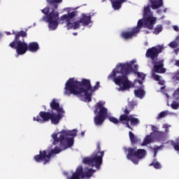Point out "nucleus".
<instances>
[{"instance_id": "f257e3e1", "label": "nucleus", "mask_w": 179, "mask_h": 179, "mask_svg": "<svg viewBox=\"0 0 179 179\" xmlns=\"http://www.w3.org/2000/svg\"><path fill=\"white\" fill-rule=\"evenodd\" d=\"M67 14H64L59 17V13L48 7L45 8L41 10L45 15L42 17L43 22L48 23L50 30H55L58 27V24H66L67 30H76L83 26H92V16L90 14L83 13L79 20L75 21L73 18L76 16V10L71 8H66L64 9Z\"/></svg>"}, {"instance_id": "f03ea898", "label": "nucleus", "mask_w": 179, "mask_h": 179, "mask_svg": "<svg viewBox=\"0 0 179 179\" xmlns=\"http://www.w3.org/2000/svg\"><path fill=\"white\" fill-rule=\"evenodd\" d=\"M78 130H62L61 132L52 134L53 139L52 148L48 151H40V155L34 157V160L38 163L43 162V164H47L51 159V156L61 153L62 150L73 146V138L76 136Z\"/></svg>"}, {"instance_id": "7ed1b4c3", "label": "nucleus", "mask_w": 179, "mask_h": 179, "mask_svg": "<svg viewBox=\"0 0 179 179\" xmlns=\"http://www.w3.org/2000/svg\"><path fill=\"white\" fill-rule=\"evenodd\" d=\"M99 87H100V82H96V85L92 87L90 80L83 79L80 83L76 78H73L66 83L64 94L66 96L73 94L80 97L83 101L89 103L92 101V96L96 90H99Z\"/></svg>"}, {"instance_id": "20e7f679", "label": "nucleus", "mask_w": 179, "mask_h": 179, "mask_svg": "<svg viewBox=\"0 0 179 179\" xmlns=\"http://www.w3.org/2000/svg\"><path fill=\"white\" fill-rule=\"evenodd\" d=\"M136 69H138V65L136 59L124 64H117L109 74L108 79H112L115 85L120 87L117 88L118 92L129 90L134 87V84L128 80L127 76L129 75L131 72L136 71Z\"/></svg>"}, {"instance_id": "39448f33", "label": "nucleus", "mask_w": 179, "mask_h": 179, "mask_svg": "<svg viewBox=\"0 0 179 179\" xmlns=\"http://www.w3.org/2000/svg\"><path fill=\"white\" fill-rule=\"evenodd\" d=\"M157 20V18L153 17V13L150 12V6H145L143 10V18L138 20L137 27L133 28L131 32H122L121 36L124 38V40H129V38L135 37V36L141 31V29H142V27H147V29L152 30L155 24H156Z\"/></svg>"}, {"instance_id": "423d86ee", "label": "nucleus", "mask_w": 179, "mask_h": 179, "mask_svg": "<svg viewBox=\"0 0 179 179\" xmlns=\"http://www.w3.org/2000/svg\"><path fill=\"white\" fill-rule=\"evenodd\" d=\"M50 107L52 110L57 111V113L50 114L47 112H41L38 116L33 118V120L39 122V124H43V122H47L48 120H50L54 125L59 124L61 119L64 118L65 110L62 107L59 106V102L55 99L50 102Z\"/></svg>"}, {"instance_id": "0eeeda50", "label": "nucleus", "mask_w": 179, "mask_h": 179, "mask_svg": "<svg viewBox=\"0 0 179 179\" xmlns=\"http://www.w3.org/2000/svg\"><path fill=\"white\" fill-rule=\"evenodd\" d=\"M104 106H106V102L100 101L95 106L94 114L96 115L94 117V121L95 125L98 127L101 125L104 122V120L108 116V110Z\"/></svg>"}, {"instance_id": "6e6552de", "label": "nucleus", "mask_w": 179, "mask_h": 179, "mask_svg": "<svg viewBox=\"0 0 179 179\" xmlns=\"http://www.w3.org/2000/svg\"><path fill=\"white\" fill-rule=\"evenodd\" d=\"M98 152H94L91 157H85L83 159V163L91 166V167H96L97 170H100V166L103 163V156L104 152H100V145L97 146Z\"/></svg>"}, {"instance_id": "1a4fd4ad", "label": "nucleus", "mask_w": 179, "mask_h": 179, "mask_svg": "<svg viewBox=\"0 0 179 179\" xmlns=\"http://www.w3.org/2000/svg\"><path fill=\"white\" fill-rule=\"evenodd\" d=\"M150 128H152V133L150 135H147L143 141L141 143V146H148L152 142H155V141H162V139H164L166 138V134L163 131H159L157 129L159 128L156 126L150 125Z\"/></svg>"}, {"instance_id": "9d476101", "label": "nucleus", "mask_w": 179, "mask_h": 179, "mask_svg": "<svg viewBox=\"0 0 179 179\" xmlns=\"http://www.w3.org/2000/svg\"><path fill=\"white\" fill-rule=\"evenodd\" d=\"M128 155L127 158L129 160H131L134 164H138L141 159L146 157L147 152L146 150L143 149H138L137 152H135L134 148H128L127 149Z\"/></svg>"}, {"instance_id": "9b49d317", "label": "nucleus", "mask_w": 179, "mask_h": 179, "mask_svg": "<svg viewBox=\"0 0 179 179\" xmlns=\"http://www.w3.org/2000/svg\"><path fill=\"white\" fill-rule=\"evenodd\" d=\"M136 75L137 76L138 80H136L134 82V85L135 86H138V85H140V88L134 90V94L136 97H138V99H143L145 97L146 92L143 89V85H142V83L143 80H145V78H146V75L143 73H140V72H136Z\"/></svg>"}, {"instance_id": "f8f14e48", "label": "nucleus", "mask_w": 179, "mask_h": 179, "mask_svg": "<svg viewBox=\"0 0 179 179\" xmlns=\"http://www.w3.org/2000/svg\"><path fill=\"white\" fill-rule=\"evenodd\" d=\"M95 171L90 168H85L83 171V168L82 166H79L77 168L76 173H73L71 178H68L67 179H79V178H85L89 179L93 174H94Z\"/></svg>"}, {"instance_id": "ddd939ff", "label": "nucleus", "mask_w": 179, "mask_h": 179, "mask_svg": "<svg viewBox=\"0 0 179 179\" xmlns=\"http://www.w3.org/2000/svg\"><path fill=\"white\" fill-rule=\"evenodd\" d=\"M163 61L160 60L154 63V69L152 71V75L153 79L159 82V85H164V80H162V77L157 73H164L166 72V69L163 68Z\"/></svg>"}, {"instance_id": "4468645a", "label": "nucleus", "mask_w": 179, "mask_h": 179, "mask_svg": "<svg viewBox=\"0 0 179 179\" xmlns=\"http://www.w3.org/2000/svg\"><path fill=\"white\" fill-rule=\"evenodd\" d=\"M124 115H122L120 117V121L122 124H125L127 128L131 129V127L129 126V122L131 125H138L139 124V120L135 117L134 115H129L127 116V114H129V111L127 109L124 110Z\"/></svg>"}, {"instance_id": "2eb2a0df", "label": "nucleus", "mask_w": 179, "mask_h": 179, "mask_svg": "<svg viewBox=\"0 0 179 179\" xmlns=\"http://www.w3.org/2000/svg\"><path fill=\"white\" fill-rule=\"evenodd\" d=\"M10 47L16 50V57L19 55H24L25 52H27V44L24 41H21L17 39L10 43Z\"/></svg>"}, {"instance_id": "dca6fc26", "label": "nucleus", "mask_w": 179, "mask_h": 179, "mask_svg": "<svg viewBox=\"0 0 179 179\" xmlns=\"http://www.w3.org/2000/svg\"><path fill=\"white\" fill-rule=\"evenodd\" d=\"M164 48L162 45H158L157 47H153L147 50L146 57L147 58H151L152 61H155V58H157L159 52H162Z\"/></svg>"}, {"instance_id": "f3484780", "label": "nucleus", "mask_w": 179, "mask_h": 179, "mask_svg": "<svg viewBox=\"0 0 179 179\" xmlns=\"http://www.w3.org/2000/svg\"><path fill=\"white\" fill-rule=\"evenodd\" d=\"M152 9L156 10L163 6V0H149Z\"/></svg>"}, {"instance_id": "a211bd4d", "label": "nucleus", "mask_w": 179, "mask_h": 179, "mask_svg": "<svg viewBox=\"0 0 179 179\" xmlns=\"http://www.w3.org/2000/svg\"><path fill=\"white\" fill-rule=\"evenodd\" d=\"M112 6L115 10H118L124 3V2H126L127 0H110Z\"/></svg>"}, {"instance_id": "6ab92c4d", "label": "nucleus", "mask_w": 179, "mask_h": 179, "mask_svg": "<svg viewBox=\"0 0 179 179\" xmlns=\"http://www.w3.org/2000/svg\"><path fill=\"white\" fill-rule=\"evenodd\" d=\"M38 43L36 42H32L27 45V50L31 52H36V51H38Z\"/></svg>"}, {"instance_id": "aec40b11", "label": "nucleus", "mask_w": 179, "mask_h": 179, "mask_svg": "<svg viewBox=\"0 0 179 179\" xmlns=\"http://www.w3.org/2000/svg\"><path fill=\"white\" fill-rule=\"evenodd\" d=\"M129 135L131 143H136V142H138V138L135 136V134H134V133L129 131Z\"/></svg>"}, {"instance_id": "412c9836", "label": "nucleus", "mask_w": 179, "mask_h": 179, "mask_svg": "<svg viewBox=\"0 0 179 179\" xmlns=\"http://www.w3.org/2000/svg\"><path fill=\"white\" fill-rule=\"evenodd\" d=\"M171 128V125L165 123L162 124V129H164L165 132H164V134H166V138L167 137V135L169 134V129Z\"/></svg>"}, {"instance_id": "4be33fe9", "label": "nucleus", "mask_w": 179, "mask_h": 179, "mask_svg": "<svg viewBox=\"0 0 179 179\" xmlns=\"http://www.w3.org/2000/svg\"><path fill=\"white\" fill-rule=\"evenodd\" d=\"M170 114L171 113H170L169 111H162L158 115L157 118V120H160L162 118H164V117H167V115H170Z\"/></svg>"}, {"instance_id": "5701e85b", "label": "nucleus", "mask_w": 179, "mask_h": 179, "mask_svg": "<svg viewBox=\"0 0 179 179\" xmlns=\"http://www.w3.org/2000/svg\"><path fill=\"white\" fill-rule=\"evenodd\" d=\"M162 31L163 27L162 25H158L155 28L153 31V34H159V33H162Z\"/></svg>"}, {"instance_id": "b1692460", "label": "nucleus", "mask_w": 179, "mask_h": 179, "mask_svg": "<svg viewBox=\"0 0 179 179\" xmlns=\"http://www.w3.org/2000/svg\"><path fill=\"white\" fill-rule=\"evenodd\" d=\"M20 36H21V37H26V36H27V34L24 31H21L20 32H18L17 34H15V40H17V38H19V37H20Z\"/></svg>"}, {"instance_id": "393cba45", "label": "nucleus", "mask_w": 179, "mask_h": 179, "mask_svg": "<svg viewBox=\"0 0 179 179\" xmlns=\"http://www.w3.org/2000/svg\"><path fill=\"white\" fill-rule=\"evenodd\" d=\"M150 166H153L155 169H162V165L160 163L157 162L156 160H155L152 164H150Z\"/></svg>"}, {"instance_id": "a878e982", "label": "nucleus", "mask_w": 179, "mask_h": 179, "mask_svg": "<svg viewBox=\"0 0 179 179\" xmlns=\"http://www.w3.org/2000/svg\"><path fill=\"white\" fill-rule=\"evenodd\" d=\"M175 65L176 66H179V60L176 61ZM173 79H175V80H179V71L177 72V73L175 74Z\"/></svg>"}, {"instance_id": "bb28decb", "label": "nucleus", "mask_w": 179, "mask_h": 179, "mask_svg": "<svg viewBox=\"0 0 179 179\" xmlns=\"http://www.w3.org/2000/svg\"><path fill=\"white\" fill-rule=\"evenodd\" d=\"M108 118L109 121L110 122H113V124H118V122H120L118 119H117L113 116H108Z\"/></svg>"}, {"instance_id": "cd10ccee", "label": "nucleus", "mask_w": 179, "mask_h": 179, "mask_svg": "<svg viewBox=\"0 0 179 179\" xmlns=\"http://www.w3.org/2000/svg\"><path fill=\"white\" fill-rule=\"evenodd\" d=\"M169 47H171V48H176V47H178V42L176 41L171 42L169 44Z\"/></svg>"}, {"instance_id": "c85d7f7f", "label": "nucleus", "mask_w": 179, "mask_h": 179, "mask_svg": "<svg viewBox=\"0 0 179 179\" xmlns=\"http://www.w3.org/2000/svg\"><path fill=\"white\" fill-rule=\"evenodd\" d=\"M171 108H173V110H177L179 107V103L173 101L171 105Z\"/></svg>"}, {"instance_id": "c756f323", "label": "nucleus", "mask_w": 179, "mask_h": 179, "mask_svg": "<svg viewBox=\"0 0 179 179\" xmlns=\"http://www.w3.org/2000/svg\"><path fill=\"white\" fill-rule=\"evenodd\" d=\"M173 98L175 100H178L179 99V87L175 91L173 94Z\"/></svg>"}, {"instance_id": "7c9ffc66", "label": "nucleus", "mask_w": 179, "mask_h": 179, "mask_svg": "<svg viewBox=\"0 0 179 179\" xmlns=\"http://www.w3.org/2000/svg\"><path fill=\"white\" fill-rule=\"evenodd\" d=\"M47 2H48V3H61L62 0H47Z\"/></svg>"}, {"instance_id": "2f4dec72", "label": "nucleus", "mask_w": 179, "mask_h": 179, "mask_svg": "<svg viewBox=\"0 0 179 179\" xmlns=\"http://www.w3.org/2000/svg\"><path fill=\"white\" fill-rule=\"evenodd\" d=\"M159 149H160V147H157V148L154 149V157H156V155H157V150H159Z\"/></svg>"}, {"instance_id": "473e14b6", "label": "nucleus", "mask_w": 179, "mask_h": 179, "mask_svg": "<svg viewBox=\"0 0 179 179\" xmlns=\"http://www.w3.org/2000/svg\"><path fill=\"white\" fill-rule=\"evenodd\" d=\"M173 30H175V31H178V30H179L178 27L176 26V25L173 27Z\"/></svg>"}, {"instance_id": "72a5a7b5", "label": "nucleus", "mask_w": 179, "mask_h": 179, "mask_svg": "<svg viewBox=\"0 0 179 179\" xmlns=\"http://www.w3.org/2000/svg\"><path fill=\"white\" fill-rule=\"evenodd\" d=\"M161 90H162V93H164V87H162L161 88Z\"/></svg>"}, {"instance_id": "f704fd0d", "label": "nucleus", "mask_w": 179, "mask_h": 179, "mask_svg": "<svg viewBox=\"0 0 179 179\" xmlns=\"http://www.w3.org/2000/svg\"><path fill=\"white\" fill-rule=\"evenodd\" d=\"M176 41L179 43V36L176 38Z\"/></svg>"}, {"instance_id": "c9c22d12", "label": "nucleus", "mask_w": 179, "mask_h": 179, "mask_svg": "<svg viewBox=\"0 0 179 179\" xmlns=\"http://www.w3.org/2000/svg\"><path fill=\"white\" fill-rule=\"evenodd\" d=\"M85 136V131H82L81 132V136Z\"/></svg>"}, {"instance_id": "e433bc0d", "label": "nucleus", "mask_w": 179, "mask_h": 179, "mask_svg": "<svg viewBox=\"0 0 179 179\" xmlns=\"http://www.w3.org/2000/svg\"><path fill=\"white\" fill-rule=\"evenodd\" d=\"M166 96L167 97V99H169V94H165Z\"/></svg>"}, {"instance_id": "4c0bfd02", "label": "nucleus", "mask_w": 179, "mask_h": 179, "mask_svg": "<svg viewBox=\"0 0 179 179\" xmlns=\"http://www.w3.org/2000/svg\"><path fill=\"white\" fill-rule=\"evenodd\" d=\"M76 34H77V33H73V35H74V36H76Z\"/></svg>"}, {"instance_id": "58836bf2", "label": "nucleus", "mask_w": 179, "mask_h": 179, "mask_svg": "<svg viewBox=\"0 0 179 179\" xmlns=\"http://www.w3.org/2000/svg\"><path fill=\"white\" fill-rule=\"evenodd\" d=\"M175 52H176V53H178V50H176Z\"/></svg>"}, {"instance_id": "ea45409f", "label": "nucleus", "mask_w": 179, "mask_h": 179, "mask_svg": "<svg viewBox=\"0 0 179 179\" xmlns=\"http://www.w3.org/2000/svg\"><path fill=\"white\" fill-rule=\"evenodd\" d=\"M65 175H66V173H64Z\"/></svg>"}, {"instance_id": "a19ab883", "label": "nucleus", "mask_w": 179, "mask_h": 179, "mask_svg": "<svg viewBox=\"0 0 179 179\" xmlns=\"http://www.w3.org/2000/svg\"><path fill=\"white\" fill-rule=\"evenodd\" d=\"M164 12H166V9L164 10Z\"/></svg>"}, {"instance_id": "79ce46f5", "label": "nucleus", "mask_w": 179, "mask_h": 179, "mask_svg": "<svg viewBox=\"0 0 179 179\" xmlns=\"http://www.w3.org/2000/svg\"><path fill=\"white\" fill-rule=\"evenodd\" d=\"M103 1H106V0H103Z\"/></svg>"}]
</instances>
